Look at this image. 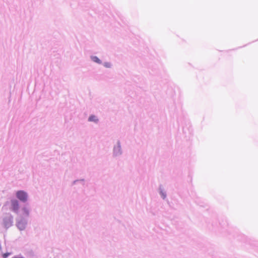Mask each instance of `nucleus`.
Returning <instances> with one entry per match:
<instances>
[{"mask_svg":"<svg viewBox=\"0 0 258 258\" xmlns=\"http://www.w3.org/2000/svg\"><path fill=\"white\" fill-rule=\"evenodd\" d=\"M17 197L22 202H26L27 200V194L22 190L18 191L17 192Z\"/></svg>","mask_w":258,"mask_h":258,"instance_id":"nucleus-1","label":"nucleus"},{"mask_svg":"<svg viewBox=\"0 0 258 258\" xmlns=\"http://www.w3.org/2000/svg\"><path fill=\"white\" fill-rule=\"evenodd\" d=\"M12 223V217H8L4 219V225L5 227L8 228L11 226Z\"/></svg>","mask_w":258,"mask_h":258,"instance_id":"nucleus-2","label":"nucleus"},{"mask_svg":"<svg viewBox=\"0 0 258 258\" xmlns=\"http://www.w3.org/2000/svg\"><path fill=\"white\" fill-rule=\"evenodd\" d=\"M121 147L119 143H117L116 145L114 147L113 153L114 155L117 156L121 154Z\"/></svg>","mask_w":258,"mask_h":258,"instance_id":"nucleus-3","label":"nucleus"},{"mask_svg":"<svg viewBox=\"0 0 258 258\" xmlns=\"http://www.w3.org/2000/svg\"><path fill=\"white\" fill-rule=\"evenodd\" d=\"M12 209L14 211H17L19 209V203L16 200L12 201Z\"/></svg>","mask_w":258,"mask_h":258,"instance_id":"nucleus-4","label":"nucleus"},{"mask_svg":"<svg viewBox=\"0 0 258 258\" xmlns=\"http://www.w3.org/2000/svg\"><path fill=\"white\" fill-rule=\"evenodd\" d=\"M98 120L96 117L94 115H91L89 118V121L96 122Z\"/></svg>","mask_w":258,"mask_h":258,"instance_id":"nucleus-5","label":"nucleus"},{"mask_svg":"<svg viewBox=\"0 0 258 258\" xmlns=\"http://www.w3.org/2000/svg\"><path fill=\"white\" fill-rule=\"evenodd\" d=\"M17 226L21 230H22L24 228V224H23V223L21 222H20L18 223Z\"/></svg>","mask_w":258,"mask_h":258,"instance_id":"nucleus-6","label":"nucleus"},{"mask_svg":"<svg viewBox=\"0 0 258 258\" xmlns=\"http://www.w3.org/2000/svg\"><path fill=\"white\" fill-rule=\"evenodd\" d=\"M92 60L98 63H101V60L97 57V56H93L92 57Z\"/></svg>","mask_w":258,"mask_h":258,"instance_id":"nucleus-7","label":"nucleus"},{"mask_svg":"<svg viewBox=\"0 0 258 258\" xmlns=\"http://www.w3.org/2000/svg\"><path fill=\"white\" fill-rule=\"evenodd\" d=\"M104 66L106 68H110L111 67V64L109 62H106L104 63Z\"/></svg>","mask_w":258,"mask_h":258,"instance_id":"nucleus-8","label":"nucleus"},{"mask_svg":"<svg viewBox=\"0 0 258 258\" xmlns=\"http://www.w3.org/2000/svg\"><path fill=\"white\" fill-rule=\"evenodd\" d=\"M9 255H10L9 253H5L3 254V256L4 258H6Z\"/></svg>","mask_w":258,"mask_h":258,"instance_id":"nucleus-9","label":"nucleus"}]
</instances>
